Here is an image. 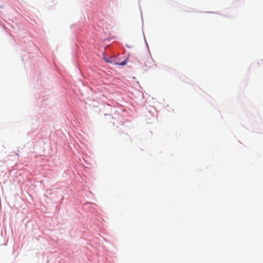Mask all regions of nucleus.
<instances>
[{
	"label": "nucleus",
	"mask_w": 263,
	"mask_h": 263,
	"mask_svg": "<svg viewBox=\"0 0 263 263\" xmlns=\"http://www.w3.org/2000/svg\"><path fill=\"white\" fill-rule=\"evenodd\" d=\"M145 65L148 68H152L154 65V61L151 57H147L145 59Z\"/></svg>",
	"instance_id": "1"
},
{
	"label": "nucleus",
	"mask_w": 263,
	"mask_h": 263,
	"mask_svg": "<svg viewBox=\"0 0 263 263\" xmlns=\"http://www.w3.org/2000/svg\"><path fill=\"white\" fill-rule=\"evenodd\" d=\"M126 63H127L126 61V60H124V61H123V62H122L121 63H118V64L119 65H122V66H123V65H126Z\"/></svg>",
	"instance_id": "2"
},
{
	"label": "nucleus",
	"mask_w": 263,
	"mask_h": 263,
	"mask_svg": "<svg viewBox=\"0 0 263 263\" xmlns=\"http://www.w3.org/2000/svg\"><path fill=\"white\" fill-rule=\"evenodd\" d=\"M104 59L106 62L108 63H111V61L107 58H104Z\"/></svg>",
	"instance_id": "3"
}]
</instances>
